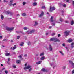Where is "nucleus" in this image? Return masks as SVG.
<instances>
[{"instance_id": "f257e3e1", "label": "nucleus", "mask_w": 74, "mask_h": 74, "mask_svg": "<svg viewBox=\"0 0 74 74\" xmlns=\"http://www.w3.org/2000/svg\"><path fill=\"white\" fill-rule=\"evenodd\" d=\"M55 10V8L53 7H52L51 6H50L49 11L50 12H52L53 11H54Z\"/></svg>"}, {"instance_id": "f03ea898", "label": "nucleus", "mask_w": 74, "mask_h": 74, "mask_svg": "<svg viewBox=\"0 0 74 74\" xmlns=\"http://www.w3.org/2000/svg\"><path fill=\"white\" fill-rule=\"evenodd\" d=\"M6 29L7 30L11 31V30H12L14 29V27L9 28L8 27H6Z\"/></svg>"}, {"instance_id": "7ed1b4c3", "label": "nucleus", "mask_w": 74, "mask_h": 74, "mask_svg": "<svg viewBox=\"0 0 74 74\" xmlns=\"http://www.w3.org/2000/svg\"><path fill=\"white\" fill-rule=\"evenodd\" d=\"M64 33L66 36H69V33H70V31H66L64 32Z\"/></svg>"}, {"instance_id": "20e7f679", "label": "nucleus", "mask_w": 74, "mask_h": 74, "mask_svg": "<svg viewBox=\"0 0 74 74\" xmlns=\"http://www.w3.org/2000/svg\"><path fill=\"white\" fill-rule=\"evenodd\" d=\"M69 63L70 64H71V65L72 66H73V68H74V63L73 62V61L71 60H69Z\"/></svg>"}, {"instance_id": "39448f33", "label": "nucleus", "mask_w": 74, "mask_h": 74, "mask_svg": "<svg viewBox=\"0 0 74 74\" xmlns=\"http://www.w3.org/2000/svg\"><path fill=\"white\" fill-rule=\"evenodd\" d=\"M6 13L9 15H13V13L12 12H9L8 11H6Z\"/></svg>"}, {"instance_id": "423d86ee", "label": "nucleus", "mask_w": 74, "mask_h": 74, "mask_svg": "<svg viewBox=\"0 0 74 74\" xmlns=\"http://www.w3.org/2000/svg\"><path fill=\"white\" fill-rule=\"evenodd\" d=\"M44 12H43V11H42L41 14L39 16V18H41V17H42V16H43V15H44Z\"/></svg>"}, {"instance_id": "0eeeda50", "label": "nucleus", "mask_w": 74, "mask_h": 74, "mask_svg": "<svg viewBox=\"0 0 74 74\" xmlns=\"http://www.w3.org/2000/svg\"><path fill=\"white\" fill-rule=\"evenodd\" d=\"M49 51H52V47L51 46V44H49Z\"/></svg>"}, {"instance_id": "6e6552de", "label": "nucleus", "mask_w": 74, "mask_h": 74, "mask_svg": "<svg viewBox=\"0 0 74 74\" xmlns=\"http://www.w3.org/2000/svg\"><path fill=\"white\" fill-rule=\"evenodd\" d=\"M31 67L30 66V65H29L27 66L26 67H25L24 68V70H26V69H29V68H30Z\"/></svg>"}, {"instance_id": "1a4fd4ad", "label": "nucleus", "mask_w": 74, "mask_h": 74, "mask_svg": "<svg viewBox=\"0 0 74 74\" xmlns=\"http://www.w3.org/2000/svg\"><path fill=\"white\" fill-rule=\"evenodd\" d=\"M54 42H56V41H59V40L57 38H54Z\"/></svg>"}, {"instance_id": "9d476101", "label": "nucleus", "mask_w": 74, "mask_h": 74, "mask_svg": "<svg viewBox=\"0 0 74 74\" xmlns=\"http://www.w3.org/2000/svg\"><path fill=\"white\" fill-rule=\"evenodd\" d=\"M41 62H42V61H39L38 62H36V64H41Z\"/></svg>"}, {"instance_id": "9b49d317", "label": "nucleus", "mask_w": 74, "mask_h": 74, "mask_svg": "<svg viewBox=\"0 0 74 74\" xmlns=\"http://www.w3.org/2000/svg\"><path fill=\"white\" fill-rule=\"evenodd\" d=\"M59 52L61 54V55H62V56H63V55H64V54H63V52H62V51H59Z\"/></svg>"}, {"instance_id": "f8f14e48", "label": "nucleus", "mask_w": 74, "mask_h": 74, "mask_svg": "<svg viewBox=\"0 0 74 74\" xmlns=\"http://www.w3.org/2000/svg\"><path fill=\"white\" fill-rule=\"evenodd\" d=\"M73 24H74V20H72L71 22V25H73Z\"/></svg>"}, {"instance_id": "ddd939ff", "label": "nucleus", "mask_w": 74, "mask_h": 74, "mask_svg": "<svg viewBox=\"0 0 74 74\" xmlns=\"http://www.w3.org/2000/svg\"><path fill=\"white\" fill-rule=\"evenodd\" d=\"M41 70L43 72H47V71L45 70V69L44 68H43Z\"/></svg>"}, {"instance_id": "4468645a", "label": "nucleus", "mask_w": 74, "mask_h": 74, "mask_svg": "<svg viewBox=\"0 0 74 74\" xmlns=\"http://www.w3.org/2000/svg\"><path fill=\"white\" fill-rule=\"evenodd\" d=\"M73 41V40L71 39H69L68 40L69 42H71Z\"/></svg>"}, {"instance_id": "2eb2a0df", "label": "nucleus", "mask_w": 74, "mask_h": 74, "mask_svg": "<svg viewBox=\"0 0 74 74\" xmlns=\"http://www.w3.org/2000/svg\"><path fill=\"white\" fill-rule=\"evenodd\" d=\"M44 59H45V57H44V56H43V57H41L40 60H43Z\"/></svg>"}, {"instance_id": "dca6fc26", "label": "nucleus", "mask_w": 74, "mask_h": 74, "mask_svg": "<svg viewBox=\"0 0 74 74\" xmlns=\"http://www.w3.org/2000/svg\"><path fill=\"white\" fill-rule=\"evenodd\" d=\"M74 43H72L71 45V48H74V46L73 45H74Z\"/></svg>"}, {"instance_id": "f3484780", "label": "nucleus", "mask_w": 74, "mask_h": 74, "mask_svg": "<svg viewBox=\"0 0 74 74\" xmlns=\"http://www.w3.org/2000/svg\"><path fill=\"white\" fill-rule=\"evenodd\" d=\"M15 49H16V46L15 45L14 47L13 48V50H14Z\"/></svg>"}, {"instance_id": "a211bd4d", "label": "nucleus", "mask_w": 74, "mask_h": 74, "mask_svg": "<svg viewBox=\"0 0 74 74\" xmlns=\"http://www.w3.org/2000/svg\"><path fill=\"white\" fill-rule=\"evenodd\" d=\"M16 33H22V31H16Z\"/></svg>"}, {"instance_id": "6ab92c4d", "label": "nucleus", "mask_w": 74, "mask_h": 74, "mask_svg": "<svg viewBox=\"0 0 74 74\" xmlns=\"http://www.w3.org/2000/svg\"><path fill=\"white\" fill-rule=\"evenodd\" d=\"M37 3L36 2H34L33 3V6H35V5H36Z\"/></svg>"}, {"instance_id": "aec40b11", "label": "nucleus", "mask_w": 74, "mask_h": 74, "mask_svg": "<svg viewBox=\"0 0 74 74\" xmlns=\"http://www.w3.org/2000/svg\"><path fill=\"white\" fill-rule=\"evenodd\" d=\"M42 9H46V7L45 6H42L41 7Z\"/></svg>"}, {"instance_id": "412c9836", "label": "nucleus", "mask_w": 74, "mask_h": 74, "mask_svg": "<svg viewBox=\"0 0 74 74\" xmlns=\"http://www.w3.org/2000/svg\"><path fill=\"white\" fill-rule=\"evenodd\" d=\"M20 62H21L20 60H18L16 61V63L17 64H18V63H19Z\"/></svg>"}, {"instance_id": "4be33fe9", "label": "nucleus", "mask_w": 74, "mask_h": 74, "mask_svg": "<svg viewBox=\"0 0 74 74\" xmlns=\"http://www.w3.org/2000/svg\"><path fill=\"white\" fill-rule=\"evenodd\" d=\"M22 54L19 55V56H18L19 58H22Z\"/></svg>"}, {"instance_id": "5701e85b", "label": "nucleus", "mask_w": 74, "mask_h": 74, "mask_svg": "<svg viewBox=\"0 0 74 74\" xmlns=\"http://www.w3.org/2000/svg\"><path fill=\"white\" fill-rule=\"evenodd\" d=\"M29 32H30V34H31V33H33L34 32V30H32L31 31H29Z\"/></svg>"}, {"instance_id": "b1692460", "label": "nucleus", "mask_w": 74, "mask_h": 74, "mask_svg": "<svg viewBox=\"0 0 74 74\" xmlns=\"http://www.w3.org/2000/svg\"><path fill=\"white\" fill-rule=\"evenodd\" d=\"M62 5L64 7H66V5L62 4Z\"/></svg>"}, {"instance_id": "393cba45", "label": "nucleus", "mask_w": 74, "mask_h": 74, "mask_svg": "<svg viewBox=\"0 0 74 74\" xmlns=\"http://www.w3.org/2000/svg\"><path fill=\"white\" fill-rule=\"evenodd\" d=\"M50 40L51 41H54V38H51L50 39Z\"/></svg>"}, {"instance_id": "a878e982", "label": "nucleus", "mask_w": 74, "mask_h": 74, "mask_svg": "<svg viewBox=\"0 0 74 74\" xmlns=\"http://www.w3.org/2000/svg\"><path fill=\"white\" fill-rule=\"evenodd\" d=\"M10 53H6L5 54V55H6V56H9V55H10Z\"/></svg>"}, {"instance_id": "bb28decb", "label": "nucleus", "mask_w": 74, "mask_h": 74, "mask_svg": "<svg viewBox=\"0 0 74 74\" xmlns=\"http://www.w3.org/2000/svg\"><path fill=\"white\" fill-rule=\"evenodd\" d=\"M24 44V43L23 42H21V44H20V46H23V45Z\"/></svg>"}, {"instance_id": "cd10ccee", "label": "nucleus", "mask_w": 74, "mask_h": 74, "mask_svg": "<svg viewBox=\"0 0 74 74\" xmlns=\"http://www.w3.org/2000/svg\"><path fill=\"white\" fill-rule=\"evenodd\" d=\"M1 19H2V20H3V19H4V16H3L2 15L1 16Z\"/></svg>"}, {"instance_id": "c85d7f7f", "label": "nucleus", "mask_w": 74, "mask_h": 74, "mask_svg": "<svg viewBox=\"0 0 74 74\" xmlns=\"http://www.w3.org/2000/svg\"><path fill=\"white\" fill-rule=\"evenodd\" d=\"M22 15L23 16H26V14L25 13H23L22 14Z\"/></svg>"}, {"instance_id": "c756f323", "label": "nucleus", "mask_w": 74, "mask_h": 74, "mask_svg": "<svg viewBox=\"0 0 74 74\" xmlns=\"http://www.w3.org/2000/svg\"><path fill=\"white\" fill-rule=\"evenodd\" d=\"M8 61L7 62V63H8V64H9V62H10V58H8Z\"/></svg>"}, {"instance_id": "7c9ffc66", "label": "nucleus", "mask_w": 74, "mask_h": 74, "mask_svg": "<svg viewBox=\"0 0 74 74\" xmlns=\"http://www.w3.org/2000/svg\"><path fill=\"white\" fill-rule=\"evenodd\" d=\"M26 4V2H23V5H25V4Z\"/></svg>"}, {"instance_id": "2f4dec72", "label": "nucleus", "mask_w": 74, "mask_h": 74, "mask_svg": "<svg viewBox=\"0 0 74 74\" xmlns=\"http://www.w3.org/2000/svg\"><path fill=\"white\" fill-rule=\"evenodd\" d=\"M60 21H61V22H63V19L61 18L60 19Z\"/></svg>"}, {"instance_id": "473e14b6", "label": "nucleus", "mask_w": 74, "mask_h": 74, "mask_svg": "<svg viewBox=\"0 0 74 74\" xmlns=\"http://www.w3.org/2000/svg\"><path fill=\"white\" fill-rule=\"evenodd\" d=\"M4 72L5 74H7L8 73V71L7 70L5 71Z\"/></svg>"}, {"instance_id": "72a5a7b5", "label": "nucleus", "mask_w": 74, "mask_h": 74, "mask_svg": "<svg viewBox=\"0 0 74 74\" xmlns=\"http://www.w3.org/2000/svg\"><path fill=\"white\" fill-rule=\"evenodd\" d=\"M9 5L10 6H11L12 5V3H10V2H9Z\"/></svg>"}, {"instance_id": "f704fd0d", "label": "nucleus", "mask_w": 74, "mask_h": 74, "mask_svg": "<svg viewBox=\"0 0 74 74\" xmlns=\"http://www.w3.org/2000/svg\"><path fill=\"white\" fill-rule=\"evenodd\" d=\"M52 26H55V23H52Z\"/></svg>"}, {"instance_id": "c9c22d12", "label": "nucleus", "mask_w": 74, "mask_h": 74, "mask_svg": "<svg viewBox=\"0 0 74 74\" xmlns=\"http://www.w3.org/2000/svg\"><path fill=\"white\" fill-rule=\"evenodd\" d=\"M24 30H27V28L26 27H25L24 28Z\"/></svg>"}, {"instance_id": "e433bc0d", "label": "nucleus", "mask_w": 74, "mask_h": 74, "mask_svg": "<svg viewBox=\"0 0 74 74\" xmlns=\"http://www.w3.org/2000/svg\"><path fill=\"white\" fill-rule=\"evenodd\" d=\"M20 38V36H17V39H19Z\"/></svg>"}, {"instance_id": "4c0bfd02", "label": "nucleus", "mask_w": 74, "mask_h": 74, "mask_svg": "<svg viewBox=\"0 0 74 74\" xmlns=\"http://www.w3.org/2000/svg\"><path fill=\"white\" fill-rule=\"evenodd\" d=\"M44 53H43L41 54H40V56H42V55H44Z\"/></svg>"}, {"instance_id": "58836bf2", "label": "nucleus", "mask_w": 74, "mask_h": 74, "mask_svg": "<svg viewBox=\"0 0 74 74\" xmlns=\"http://www.w3.org/2000/svg\"><path fill=\"white\" fill-rule=\"evenodd\" d=\"M27 34H30V31H28L27 32Z\"/></svg>"}, {"instance_id": "ea45409f", "label": "nucleus", "mask_w": 74, "mask_h": 74, "mask_svg": "<svg viewBox=\"0 0 74 74\" xmlns=\"http://www.w3.org/2000/svg\"><path fill=\"white\" fill-rule=\"evenodd\" d=\"M35 26H36V25H38V23L37 22L35 21Z\"/></svg>"}, {"instance_id": "a19ab883", "label": "nucleus", "mask_w": 74, "mask_h": 74, "mask_svg": "<svg viewBox=\"0 0 74 74\" xmlns=\"http://www.w3.org/2000/svg\"><path fill=\"white\" fill-rule=\"evenodd\" d=\"M13 68H16V66L15 65H13L12 66Z\"/></svg>"}, {"instance_id": "79ce46f5", "label": "nucleus", "mask_w": 74, "mask_h": 74, "mask_svg": "<svg viewBox=\"0 0 74 74\" xmlns=\"http://www.w3.org/2000/svg\"><path fill=\"white\" fill-rule=\"evenodd\" d=\"M9 3H13V0H10V2Z\"/></svg>"}, {"instance_id": "37998d69", "label": "nucleus", "mask_w": 74, "mask_h": 74, "mask_svg": "<svg viewBox=\"0 0 74 74\" xmlns=\"http://www.w3.org/2000/svg\"><path fill=\"white\" fill-rule=\"evenodd\" d=\"M3 36H0V39H1V38H2Z\"/></svg>"}, {"instance_id": "c03bdc74", "label": "nucleus", "mask_w": 74, "mask_h": 74, "mask_svg": "<svg viewBox=\"0 0 74 74\" xmlns=\"http://www.w3.org/2000/svg\"><path fill=\"white\" fill-rule=\"evenodd\" d=\"M72 73L73 74H74V70H73L72 71Z\"/></svg>"}, {"instance_id": "a18cd8bd", "label": "nucleus", "mask_w": 74, "mask_h": 74, "mask_svg": "<svg viewBox=\"0 0 74 74\" xmlns=\"http://www.w3.org/2000/svg\"><path fill=\"white\" fill-rule=\"evenodd\" d=\"M54 35H55V33H53V34H52V36H54Z\"/></svg>"}, {"instance_id": "49530a36", "label": "nucleus", "mask_w": 74, "mask_h": 74, "mask_svg": "<svg viewBox=\"0 0 74 74\" xmlns=\"http://www.w3.org/2000/svg\"><path fill=\"white\" fill-rule=\"evenodd\" d=\"M27 54H25V55H24V56H25V57H27Z\"/></svg>"}, {"instance_id": "de8ad7c7", "label": "nucleus", "mask_w": 74, "mask_h": 74, "mask_svg": "<svg viewBox=\"0 0 74 74\" xmlns=\"http://www.w3.org/2000/svg\"><path fill=\"white\" fill-rule=\"evenodd\" d=\"M16 3H14V4H12L13 6H14V5H16Z\"/></svg>"}, {"instance_id": "09e8293b", "label": "nucleus", "mask_w": 74, "mask_h": 74, "mask_svg": "<svg viewBox=\"0 0 74 74\" xmlns=\"http://www.w3.org/2000/svg\"><path fill=\"white\" fill-rule=\"evenodd\" d=\"M31 70H32V68H30L29 70V72H30V71H31Z\"/></svg>"}, {"instance_id": "8fccbe9b", "label": "nucleus", "mask_w": 74, "mask_h": 74, "mask_svg": "<svg viewBox=\"0 0 74 74\" xmlns=\"http://www.w3.org/2000/svg\"><path fill=\"white\" fill-rule=\"evenodd\" d=\"M27 63H26L25 64V67H26V66H27Z\"/></svg>"}, {"instance_id": "3c124183", "label": "nucleus", "mask_w": 74, "mask_h": 74, "mask_svg": "<svg viewBox=\"0 0 74 74\" xmlns=\"http://www.w3.org/2000/svg\"><path fill=\"white\" fill-rule=\"evenodd\" d=\"M51 19H53V16H51Z\"/></svg>"}, {"instance_id": "603ef678", "label": "nucleus", "mask_w": 74, "mask_h": 74, "mask_svg": "<svg viewBox=\"0 0 74 74\" xmlns=\"http://www.w3.org/2000/svg\"><path fill=\"white\" fill-rule=\"evenodd\" d=\"M62 45L64 47V46H65V44H64V43H63L62 44Z\"/></svg>"}, {"instance_id": "864d4df0", "label": "nucleus", "mask_w": 74, "mask_h": 74, "mask_svg": "<svg viewBox=\"0 0 74 74\" xmlns=\"http://www.w3.org/2000/svg\"><path fill=\"white\" fill-rule=\"evenodd\" d=\"M28 45H30V42H29L28 43Z\"/></svg>"}, {"instance_id": "5fc2aeb1", "label": "nucleus", "mask_w": 74, "mask_h": 74, "mask_svg": "<svg viewBox=\"0 0 74 74\" xmlns=\"http://www.w3.org/2000/svg\"><path fill=\"white\" fill-rule=\"evenodd\" d=\"M63 69H66V67H65V66L63 67Z\"/></svg>"}, {"instance_id": "6e6d98bb", "label": "nucleus", "mask_w": 74, "mask_h": 74, "mask_svg": "<svg viewBox=\"0 0 74 74\" xmlns=\"http://www.w3.org/2000/svg\"><path fill=\"white\" fill-rule=\"evenodd\" d=\"M60 34H59L58 35V37H60Z\"/></svg>"}, {"instance_id": "4d7b16f0", "label": "nucleus", "mask_w": 74, "mask_h": 74, "mask_svg": "<svg viewBox=\"0 0 74 74\" xmlns=\"http://www.w3.org/2000/svg\"><path fill=\"white\" fill-rule=\"evenodd\" d=\"M73 6L74 7V1H73Z\"/></svg>"}, {"instance_id": "13d9d810", "label": "nucleus", "mask_w": 74, "mask_h": 74, "mask_svg": "<svg viewBox=\"0 0 74 74\" xmlns=\"http://www.w3.org/2000/svg\"><path fill=\"white\" fill-rule=\"evenodd\" d=\"M51 28H52V26H50L49 27V29H51Z\"/></svg>"}, {"instance_id": "bf43d9fd", "label": "nucleus", "mask_w": 74, "mask_h": 74, "mask_svg": "<svg viewBox=\"0 0 74 74\" xmlns=\"http://www.w3.org/2000/svg\"><path fill=\"white\" fill-rule=\"evenodd\" d=\"M65 22L66 23H69V21H66Z\"/></svg>"}, {"instance_id": "052dcab7", "label": "nucleus", "mask_w": 74, "mask_h": 74, "mask_svg": "<svg viewBox=\"0 0 74 74\" xmlns=\"http://www.w3.org/2000/svg\"><path fill=\"white\" fill-rule=\"evenodd\" d=\"M50 65L51 66H53V64H51Z\"/></svg>"}, {"instance_id": "680f3d73", "label": "nucleus", "mask_w": 74, "mask_h": 74, "mask_svg": "<svg viewBox=\"0 0 74 74\" xmlns=\"http://www.w3.org/2000/svg\"><path fill=\"white\" fill-rule=\"evenodd\" d=\"M6 40H7V39H3V41H6Z\"/></svg>"}, {"instance_id": "e2e57ef3", "label": "nucleus", "mask_w": 74, "mask_h": 74, "mask_svg": "<svg viewBox=\"0 0 74 74\" xmlns=\"http://www.w3.org/2000/svg\"><path fill=\"white\" fill-rule=\"evenodd\" d=\"M48 33H46V36H47V35H48Z\"/></svg>"}, {"instance_id": "0e129e2a", "label": "nucleus", "mask_w": 74, "mask_h": 74, "mask_svg": "<svg viewBox=\"0 0 74 74\" xmlns=\"http://www.w3.org/2000/svg\"><path fill=\"white\" fill-rule=\"evenodd\" d=\"M69 0H67V1H66V2H67V3H69Z\"/></svg>"}, {"instance_id": "69168bd1", "label": "nucleus", "mask_w": 74, "mask_h": 74, "mask_svg": "<svg viewBox=\"0 0 74 74\" xmlns=\"http://www.w3.org/2000/svg\"><path fill=\"white\" fill-rule=\"evenodd\" d=\"M11 49H13V48H12V47H11L10 48Z\"/></svg>"}, {"instance_id": "338daca9", "label": "nucleus", "mask_w": 74, "mask_h": 74, "mask_svg": "<svg viewBox=\"0 0 74 74\" xmlns=\"http://www.w3.org/2000/svg\"><path fill=\"white\" fill-rule=\"evenodd\" d=\"M11 42H13V40H11Z\"/></svg>"}, {"instance_id": "774afa93", "label": "nucleus", "mask_w": 74, "mask_h": 74, "mask_svg": "<svg viewBox=\"0 0 74 74\" xmlns=\"http://www.w3.org/2000/svg\"><path fill=\"white\" fill-rule=\"evenodd\" d=\"M53 20H52V19H51V22H53Z\"/></svg>"}]
</instances>
